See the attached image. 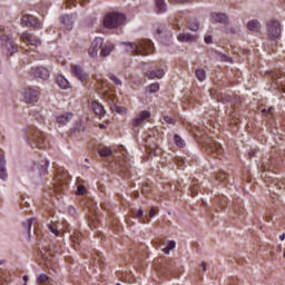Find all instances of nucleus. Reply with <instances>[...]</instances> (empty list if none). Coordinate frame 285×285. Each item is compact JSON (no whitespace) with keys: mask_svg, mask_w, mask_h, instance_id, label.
Instances as JSON below:
<instances>
[{"mask_svg":"<svg viewBox=\"0 0 285 285\" xmlns=\"http://www.w3.org/2000/svg\"><path fill=\"white\" fill-rule=\"evenodd\" d=\"M98 155H100V157H110V155H112V150L108 147H102L98 149Z\"/></svg>","mask_w":285,"mask_h":285,"instance_id":"28","label":"nucleus"},{"mask_svg":"<svg viewBox=\"0 0 285 285\" xmlns=\"http://www.w3.org/2000/svg\"><path fill=\"white\" fill-rule=\"evenodd\" d=\"M24 285H28V284H24Z\"/></svg>","mask_w":285,"mask_h":285,"instance_id":"56","label":"nucleus"},{"mask_svg":"<svg viewBox=\"0 0 285 285\" xmlns=\"http://www.w3.org/2000/svg\"><path fill=\"white\" fill-rule=\"evenodd\" d=\"M209 150L210 153H216V155H222L223 149H222V145H219V142H214L209 146Z\"/></svg>","mask_w":285,"mask_h":285,"instance_id":"27","label":"nucleus"},{"mask_svg":"<svg viewBox=\"0 0 285 285\" xmlns=\"http://www.w3.org/2000/svg\"><path fill=\"white\" fill-rule=\"evenodd\" d=\"M50 163L48 161H45L42 165H41V169H40V175H46L48 173V165Z\"/></svg>","mask_w":285,"mask_h":285,"instance_id":"38","label":"nucleus"},{"mask_svg":"<svg viewBox=\"0 0 285 285\" xmlns=\"http://www.w3.org/2000/svg\"><path fill=\"white\" fill-rule=\"evenodd\" d=\"M22 279H23V282H28V276L24 275V276L22 277Z\"/></svg>","mask_w":285,"mask_h":285,"instance_id":"48","label":"nucleus"},{"mask_svg":"<svg viewBox=\"0 0 285 285\" xmlns=\"http://www.w3.org/2000/svg\"><path fill=\"white\" fill-rule=\"evenodd\" d=\"M134 217L137 219H142L144 218V209H138L136 214H134Z\"/></svg>","mask_w":285,"mask_h":285,"instance_id":"39","label":"nucleus"},{"mask_svg":"<svg viewBox=\"0 0 285 285\" xmlns=\"http://www.w3.org/2000/svg\"><path fill=\"white\" fill-rule=\"evenodd\" d=\"M161 32H163L161 29H157L158 35H161Z\"/></svg>","mask_w":285,"mask_h":285,"instance_id":"49","label":"nucleus"},{"mask_svg":"<svg viewBox=\"0 0 285 285\" xmlns=\"http://www.w3.org/2000/svg\"><path fill=\"white\" fill-rule=\"evenodd\" d=\"M30 136L27 138V144L31 148H48V141H46V134L39 130L37 127L30 129Z\"/></svg>","mask_w":285,"mask_h":285,"instance_id":"2","label":"nucleus"},{"mask_svg":"<svg viewBox=\"0 0 285 285\" xmlns=\"http://www.w3.org/2000/svg\"><path fill=\"white\" fill-rule=\"evenodd\" d=\"M262 112H268V110H266V109H263V110H262Z\"/></svg>","mask_w":285,"mask_h":285,"instance_id":"53","label":"nucleus"},{"mask_svg":"<svg viewBox=\"0 0 285 285\" xmlns=\"http://www.w3.org/2000/svg\"><path fill=\"white\" fill-rule=\"evenodd\" d=\"M149 217H155V209L149 210Z\"/></svg>","mask_w":285,"mask_h":285,"instance_id":"45","label":"nucleus"},{"mask_svg":"<svg viewBox=\"0 0 285 285\" xmlns=\"http://www.w3.org/2000/svg\"><path fill=\"white\" fill-rule=\"evenodd\" d=\"M0 179L6 181L8 179V169H6V157L0 156Z\"/></svg>","mask_w":285,"mask_h":285,"instance_id":"16","label":"nucleus"},{"mask_svg":"<svg viewBox=\"0 0 285 285\" xmlns=\"http://www.w3.org/2000/svg\"><path fill=\"white\" fill-rule=\"evenodd\" d=\"M216 178L219 179V180H224V179H226V174H223L220 176H216Z\"/></svg>","mask_w":285,"mask_h":285,"instance_id":"43","label":"nucleus"},{"mask_svg":"<svg viewBox=\"0 0 285 285\" xmlns=\"http://www.w3.org/2000/svg\"><path fill=\"white\" fill-rule=\"evenodd\" d=\"M156 8L158 12H166V1L165 0H155Z\"/></svg>","mask_w":285,"mask_h":285,"instance_id":"29","label":"nucleus"},{"mask_svg":"<svg viewBox=\"0 0 285 285\" xmlns=\"http://www.w3.org/2000/svg\"><path fill=\"white\" fill-rule=\"evenodd\" d=\"M112 110L115 112H118V115H126V112H128V109H126V107H121V106H114Z\"/></svg>","mask_w":285,"mask_h":285,"instance_id":"35","label":"nucleus"},{"mask_svg":"<svg viewBox=\"0 0 285 285\" xmlns=\"http://www.w3.org/2000/svg\"><path fill=\"white\" fill-rule=\"evenodd\" d=\"M21 40L29 46H35L36 48L41 43V39L32 33L24 32L21 35Z\"/></svg>","mask_w":285,"mask_h":285,"instance_id":"13","label":"nucleus"},{"mask_svg":"<svg viewBox=\"0 0 285 285\" xmlns=\"http://www.w3.org/2000/svg\"><path fill=\"white\" fill-rule=\"evenodd\" d=\"M81 190H83V188H80V193H81Z\"/></svg>","mask_w":285,"mask_h":285,"instance_id":"55","label":"nucleus"},{"mask_svg":"<svg viewBox=\"0 0 285 285\" xmlns=\"http://www.w3.org/2000/svg\"><path fill=\"white\" fill-rule=\"evenodd\" d=\"M205 43H213V36H206L204 38Z\"/></svg>","mask_w":285,"mask_h":285,"instance_id":"40","label":"nucleus"},{"mask_svg":"<svg viewBox=\"0 0 285 285\" xmlns=\"http://www.w3.org/2000/svg\"><path fill=\"white\" fill-rule=\"evenodd\" d=\"M178 41L185 43V42H190V41H197V36L189 33V32H183L179 33L177 37Z\"/></svg>","mask_w":285,"mask_h":285,"instance_id":"15","label":"nucleus"},{"mask_svg":"<svg viewBox=\"0 0 285 285\" xmlns=\"http://www.w3.org/2000/svg\"><path fill=\"white\" fill-rule=\"evenodd\" d=\"M200 266H202L204 273H206V262H202Z\"/></svg>","mask_w":285,"mask_h":285,"instance_id":"44","label":"nucleus"},{"mask_svg":"<svg viewBox=\"0 0 285 285\" xmlns=\"http://www.w3.org/2000/svg\"><path fill=\"white\" fill-rule=\"evenodd\" d=\"M81 188H83V186H78L79 194L83 195V191H81Z\"/></svg>","mask_w":285,"mask_h":285,"instance_id":"46","label":"nucleus"},{"mask_svg":"<svg viewBox=\"0 0 285 285\" xmlns=\"http://www.w3.org/2000/svg\"><path fill=\"white\" fill-rule=\"evenodd\" d=\"M177 248V243L175 240L167 242V246L163 248V253L165 255H170V250H175Z\"/></svg>","mask_w":285,"mask_h":285,"instance_id":"25","label":"nucleus"},{"mask_svg":"<svg viewBox=\"0 0 285 285\" xmlns=\"http://www.w3.org/2000/svg\"><path fill=\"white\" fill-rule=\"evenodd\" d=\"M164 75H166L164 69H158L156 71L149 70L148 72H146V77H148V79H163Z\"/></svg>","mask_w":285,"mask_h":285,"instance_id":"17","label":"nucleus"},{"mask_svg":"<svg viewBox=\"0 0 285 285\" xmlns=\"http://www.w3.org/2000/svg\"><path fill=\"white\" fill-rule=\"evenodd\" d=\"M108 77L111 81H114V83H116V86H122L121 80L115 76V73H109Z\"/></svg>","mask_w":285,"mask_h":285,"instance_id":"36","label":"nucleus"},{"mask_svg":"<svg viewBox=\"0 0 285 285\" xmlns=\"http://www.w3.org/2000/svg\"><path fill=\"white\" fill-rule=\"evenodd\" d=\"M196 78L198 79V81H204L206 79V70L204 69H197L195 71Z\"/></svg>","mask_w":285,"mask_h":285,"instance_id":"31","label":"nucleus"},{"mask_svg":"<svg viewBox=\"0 0 285 285\" xmlns=\"http://www.w3.org/2000/svg\"><path fill=\"white\" fill-rule=\"evenodd\" d=\"M174 141L176 146H178V148H184L186 146V141L183 138H180L179 135L174 136Z\"/></svg>","mask_w":285,"mask_h":285,"instance_id":"30","label":"nucleus"},{"mask_svg":"<svg viewBox=\"0 0 285 285\" xmlns=\"http://www.w3.org/2000/svg\"><path fill=\"white\" fill-rule=\"evenodd\" d=\"M284 239H285V234H282V235L279 236V240H281V242H284Z\"/></svg>","mask_w":285,"mask_h":285,"instance_id":"47","label":"nucleus"},{"mask_svg":"<svg viewBox=\"0 0 285 285\" xmlns=\"http://www.w3.org/2000/svg\"><path fill=\"white\" fill-rule=\"evenodd\" d=\"M114 49L115 47L112 45H102L100 47L101 57H109L110 52H112Z\"/></svg>","mask_w":285,"mask_h":285,"instance_id":"23","label":"nucleus"},{"mask_svg":"<svg viewBox=\"0 0 285 285\" xmlns=\"http://www.w3.org/2000/svg\"><path fill=\"white\" fill-rule=\"evenodd\" d=\"M21 26H24L26 28H40L41 22L39 19L35 18V16L24 14L21 18Z\"/></svg>","mask_w":285,"mask_h":285,"instance_id":"9","label":"nucleus"},{"mask_svg":"<svg viewBox=\"0 0 285 285\" xmlns=\"http://www.w3.org/2000/svg\"><path fill=\"white\" fill-rule=\"evenodd\" d=\"M77 19V14H63L59 18L60 23L67 28V30H72V26Z\"/></svg>","mask_w":285,"mask_h":285,"instance_id":"14","label":"nucleus"},{"mask_svg":"<svg viewBox=\"0 0 285 285\" xmlns=\"http://www.w3.org/2000/svg\"><path fill=\"white\" fill-rule=\"evenodd\" d=\"M3 30H6L3 27H0V32H3Z\"/></svg>","mask_w":285,"mask_h":285,"instance_id":"51","label":"nucleus"},{"mask_svg":"<svg viewBox=\"0 0 285 285\" xmlns=\"http://www.w3.org/2000/svg\"><path fill=\"white\" fill-rule=\"evenodd\" d=\"M177 29H178V30H181V27H179V24H177Z\"/></svg>","mask_w":285,"mask_h":285,"instance_id":"52","label":"nucleus"},{"mask_svg":"<svg viewBox=\"0 0 285 285\" xmlns=\"http://www.w3.org/2000/svg\"><path fill=\"white\" fill-rule=\"evenodd\" d=\"M147 92H159V83L158 82H154V83H150L148 87H147Z\"/></svg>","mask_w":285,"mask_h":285,"instance_id":"33","label":"nucleus"},{"mask_svg":"<svg viewBox=\"0 0 285 285\" xmlns=\"http://www.w3.org/2000/svg\"><path fill=\"white\" fill-rule=\"evenodd\" d=\"M0 48L6 55H14V52H17V45L14 40H12V36L1 35Z\"/></svg>","mask_w":285,"mask_h":285,"instance_id":"4","label":"nucleus"},{"mask_svg":"<svg viewBox=\"0 0 285 285\" xmlns=\"http://www.w3.org/2000/svg\"><path fill=\"white\" fill-rule=\"evenodd\" d=\"M217 55L220 58V61H224L225 63H233V58H230L222 52H217Z\"/></svg>","mask_w":285,"mask_h":285,"instance_id":"34","label":"nucleus"},{"mask_svg":"<svg viewBox=\"0 0 285 285\" xmlns=\"http://www.w3.org/2000/svg\"><path fill=\"white\" fill-rule=\"evenodd\" d=\"M56 83L59 86V88H61L62 90H68V88H70V82L68 81V79H66V77L63 76H58L56 78Z\"/></svg>","mask_w":285,"mask_h":285,"instance_id":"20","label":"nucleus"},{"mask_svg":"<svg viewBox=\"0 0 285 285\" xmlns=\"http://www.w3.org/2000/svg\"><path fill=\"white\" fill-rule=\"evenodd\" d=\"M71 73L73 77H77V79H79V81H81V83H83V81H86V79H88V73L86 71H83V68H81V66L72 65Z\"/></svg>","mask_w":285,"mask_h":285,"instance_id":"12","label":"nucleus"},{"mask_svg":"<svg viewBox=\"0 0 285 285\" xmlns=\"http://www.w3.org/2000/svg\"><path fill=\"white\" fill-rule=\"evenodd\" d=\"M150 117H153V115L150 114V111L148 110H142L140 111L132 120H131V128L132 130H137V128H141V126L144 125V122L147 119H150Z\"/></svg>","mask_w":285,"mask_h":285,"instance_id":"8","label":"nucleus"},{"mask_svg":"<svg viewBox=\"0 0 285 285\" xmlns=\"http://www.w3.org/2000/svg\"><path fill=\"white\" fill-rule=\"evenodd\" d=\"M163 121H165V124H169L170 126H175V124H177V120H175L173 117L170 116H165L163 118Z\"/></svg>","mask_w":285,"mask_h":285,"instance_id":"37","label":"nucleus"},{"mask_svg":"<svg viewBox=\"0 0 285 285\" xmlns=\"http://www.w3.org/2000/svg\"><path fill=\"white\" fill-rule=\"evenodd\" d=\"M36 282L40 285L50 284V276L48 274H39Z\"/></svg>","mask_w":285,"mask_h":285,"instance_id":"26","label":"nucleus"},{"mask_svg":"<svg viewBox=\"0 0 285 285\" xmlns=\"http://www.w3.org/2000/svg\"><path fill=\"white\" fill-rule=\"evenodd\" d=\"M37 222V218H29L24 223H22L23 230H27L28 235H30V230H32V224Z\"/></svg>","mask_w":285,"mask_h":285,"instance_id":"24","label":"nucleus"},{"mask_svg":"<svg viewBox=\"0 0 285 285\" xmlns=\"http://www.w3.org/2000/svg\"><path fill=\"white\" fill-rule=\"evenodd\" d=\"M68 187V173L57 174L53 183L55 193H63Z\"/></svg>","mask_w":285,"mask_h":285,"instance_id":"6","label":"nucleus"},{"mask_svg":"<svg viewBox=\"0 0 285 285\" xmlns=\"http://www.w3.org/2000/svg\"><path fill=\"white\" fill-rule=\"evenodd\" d=\"M22 99L24 104H37L39 101V90L30 87L22 89Z\"/></svg>","mask_w":285,"mask_h":285,"instance_id":"7","label":"nucleus"},{"mask_svg":"<svg viewBox=\"0 0 285 285\" xmlns=\"http://www.w3.org/2000/svg\"><path fill=\"white\" fill-rule=\"evenodd\" d=\"M267 36L272 41H276L282 37V24L277 20H269L267 22Z\"/></svg>","mask_w":285,"mask_h":285,"instance_id":"5","label":"nucleus"},{"mask_svg":"<svg viewBox=\"0 0 285 285\" xmlns=\"http://www.w3.org/2000/svg\"><path fill=\"white\" fill-rule=\"evenodd\" d=\"M72 117H73L72 114H63L57 117V121L58 124H60V126H66V124L70 122Z\"/></svg>","mask_w":285,"mask_h":285,"instance_id":"22","label":"nucleus"},{"mask_svg":"<svg viewBox=\"0 0 285 285\" xmlns=\"http://www.w3.org/2000/svg\"><path fill=\"white\" fill-rule=\"evenodd\" d=\"M49 230H51L53 233V235H59V232L57 229H55V227L52 225L48 226Z\"/></svg>","mask_w":285,"mask_h":285,"instance_id":"42","label":"nucleus"},{"mask_svg":"<svg viewBox=\"0 0 285 285\" xmlns=\"http://www.w3.org/2000/svg\"><path fill=\"white\" fill-rule=\"evenodd\" d=\"M91 106L94 112H96L99 117H104L106 115V109H104L101 104L94 101Z\"/></svg>","mask_w":285,"mask_h":285,"instance_id":"21","label":"nucleus"},{"mask_svg":"<svg viewBox=\"0 0 285 285\" xmlns=\"http://www.w3.org/2000/svg\"><path fill=\"white\" fill-rule=\"evenodd\" d=\"M126 23V14L119 12L107 13L104 18V26L109 30L119 28Z\"/></svg>","mask_w":285,"mask_h":285,"instance_id":"3","label":"nucleus"},{"mask_svg":"<svg viewBox=\"0 0 285 285\" xmlns=\"http://www.w3.org/2000/svg\"><path fill=\"white\" fill-rule=\"evenodd\" d=\"M188 30H191V32H197V30H199V22L196 20L188 22Z\"/></svg>","mask_w":285,"mask_h":285,"instance_id":"32","label":"nucleus"},{"mask_svg":"<svg viewBox=\"0 0 285 285\" xmlns=\"http://www.w3.org/2000/svg\"><path fill=\"white\" fill-rule=\"evenodd\" d=\"M212 19L216 23H228V16H226V13H219V12L213 13Z\"/></svg>","mask_w":285,"mask_h":285,"instance_id":"19","label":"nucleus"},{"mask_svg":"<svg viewBox=\"0 0 285 285\" xmlns=\"http://www.w3.org/2000/svg\"><path fill=\"white\" fill-rule=\"evenodd\" d=\"M101 46H104V39L96 38L88 49V55H90V57H97V55H99V50H101Z\"/></svg>","mask_w":285,"mask_h":285,"instance_id":"11","label":"nucleus"},{"mask_svg":"<svg viewBox=\"0 0 285 285\" xmlns=\"http://www.w3.org/2000/svg\"><path fill=\"white\" fill-rule=\"evenodd\" d=\"M30 75H32V77H36L37 79H42L43 81L50 79V71L46 67L32 68L30 70Z\"/></svg>","mask_w":285,"mask_h":285,"instance_id":"10","label":"nucleus"},{"mask_svg":"<svg viewBox=\"0 0 285 285\" xmlns=\"http://www.w3.org/2000/svg\"><path fill=\"white\" fill-rule=\"evenodd\" d=\"M171 3H186L190 0H169Z\"/></svg>","mask_w":285,"mask_h":285,"instance_id":"41","label":"nucleus"},{"mask_svg":"<svg viewBox=\"0 0 285 285\" xmlns=\"http://www.w3.org/2000/svg\"><path fill=\"white\" fill-rule=\"evenodd\" d=\"M267 110L268 112H273V107H269Z\"/></svg>","mask_w":285,"mask_h":285,"instance_id":"50","label":"nucleus"},{"mask_svg":"<svg viewBox=\"0 0 285 285\" xmlns=\"http://www.w3.org/2000/svg\"><path fill=\"white\" fill-rule=\"evenodd\" d=\"M100 128H104V125H100Z\"/></svg>","mask_w":285,"mask_h":285,"instance_id":"54","label":"nucleus"},{"mask_svg":"<svg viewBox=\"0 0 285 285\" xmlns=\"http://www.w3.org/2000/svg\"><path fill=\"white\" fill-rule=\"evenodd\" d=\"M124 46L127 47V51L131 52L132 55H150L155 47L153 41L150 40H140L138 43L135 42H124Z\"/></svg>","mask_w":285,"mask_h":285,"instance_id":"1","label":"nucleus"},{"mask_svg":"<svg viewBox=\"0 0 285 285\" xmlns=\"http://www.w3.org/2000/svg\"><path fill=\"white\" fill-rule=\"evenodd\" d=\"M246 28L250 32H259V30H262V23H259L257 20H250L247 22Z\"/></svg>","mask_w":285,"mask_h":285,"instance_id":"18","label":"nucleus"}]
</instances>
